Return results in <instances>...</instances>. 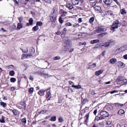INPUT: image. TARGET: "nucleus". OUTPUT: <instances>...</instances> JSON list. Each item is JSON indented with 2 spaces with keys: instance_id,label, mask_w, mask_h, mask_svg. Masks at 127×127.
I'll list each match as a JSON object with an SVG mask.
<instances>
[{
  "instance_id": "1",
  "label": "nucleus",
  "mask_w": 127,
  "mask_h": 127,
  "mask_svg": "<svg viewBox=\"0 0 127 127\" xmlns=\"http://www.w3.org/2000/svg\"><path fill=\"white\" fill-rule=\"evenodd\" d=\"M112 26L113 27L111 28V30L112 31H113L115 29L118 28L119 27L121 26L120 23L118 21L116 20L114 22Z\"/></svg>"
},
{
  "instance_id": "2",
  "label": "nucleus",
  "mask_w": 127,
  "mask_h": 127,
  "mask_svg": "<svg viewBox=\"0 0 127 127\" xmlns=\"http://www.w3.org/2000/svg\"><path fill=\"white\" fill-rule=\"evenodd\" d=\"M32 48L31 49L32 51V52L30 54H24L23 55L22 57V59H24L25 58H30L32 56V53H34V49L32 47Z\"/></svg>"
},
{
  "instance_id": "3",
  "label": "nucleus",
  "mask_w": 127,
  "mask_h": 127,
  "mask_svg": "<svg viewBox=\"0 0 127 127\" xmlns=\"http://www.w3.org/2000/svg\"><path fill=\"white\" fill-rule=\"evenodd\" d=\"M56 11L55 12L54 11L52 14H51L50 16V20L51 21H56L57 13H56Z\"/></svg>"
},
{
  "instance_id": "4",
  "label": "nucleus",
  "mask_w": 127,
  "mask_h": 127,
  "mask_svg": "<svg viewBox=\"0 0 127 127\" xmlns=\"http://www.w3.org/2000/svg\"><path fill=\"white\" fill-rule=\"evenodd\" d=\"M46 98L47 99V100H49L51 97V95L50 92V89H48L46 91Z\"/></svg>"
},
{
  "instance_id": "5",
  "label": "nucleus",
  "mask_w": 127,
  "mask_h": 127,
  "mask_svg": "<svg viewBox=\"0 0 127 127\" xmlns=\"http://www.w3.org/2000/svg\"><path fill=\"white\" fill-rule=\"evenodd\" d=\"M96 33L102 32L104 31V28L102 27H99L96 30Z\"/></svg>"
},
{
  "instance_id": "6",
  "label": "nucleus",
  "mask_w": 127,
  "mask_h": 127,
  "mask_svg": "<svg viewBox=\"0 0 127 127\" xmlns=\"http://www.w3.org/2000/svg\"><path fill=\"white\" fill-rule=\"evenodd\" d=\"M94 8L95 11L97 13H100L101 11V8L99 6H96Z\"/></svg>"
},
{
  "instance_id": "7",
  "label": "nucleus",
  "mask_w": 127,
  "mask_h": 127,
  "mask_svg": "<svg viewBox=\"0 0 127 127\" xmlns=\"http://www.w3.org/2000/svg\"><path fill=\"white\" fill-rule=\"evenodd\" d=\"M123 80V79L122 77H118L116 80V81L118 83L121 84V82H122Z\"/></svg>"
},
{
  "instance_id": "8",
  "label": "nucleus",
  "mask_w": 127,
  "mask_h": 127,
  "mask_svg": "<svg viewBox=\"0 0 127 127\" xmlns=\"http://www.w3.org/2000/svg\"><path fill=\"white\" fill-rule=\"evenodd\" d=\"M112 0H103V1L106 4L109 5L112 2Z\"/></svg>"
},
{
  "instance_id": "9",
  "label": "nucleus",
  "mask_w": 127,
  "mask_h": 127,
  "mask_svg": "<svg viewBox=\"0 0 127 127\" xmlns=\"http://www.w3.org/2000/svg\"><path fill=\"white\" fill-rule=\"evenodd\" d=\"M100 114L104 117H107L108 115V113L106 111H103L101 112Z\"/></svg>"
},
{
  "instance_id": "10",
  "label": "nucleus",
  "mask_w": 127,
  "mask_h": 127,
  "mask_svg": "<svg viewBox=\"0 0 127 127\" xmlns=\"http://www.w3.org/2000/svg\"><path fill=\"white\" fill-rule=\"evenodd\" d=\"M107 41L109 46L114 45L115 44V41L111 39Z\"/></svg>"
},
{
  "instance_id": "11",
  "label": "nucleus",
  "mask_w": 127,
  "mask_h": 127,
  "mask_svg": "<svg viewBox=\"0 0 127 127\" xmlns=\"http://www.w3.org/2000/svg\"><path fill=\"white\" fill-rule=\"evenodd\" d=\"M89 113L86 115L85 117V124H87L88 121L89 120Z\"/></svg>"
},
{
  "instance_id": "12",
  "label": "nucleus",
  "mask_w": 127,
  "mask_h": 127,
  "mask_svg": "<svg viewBox=\"0 0 127 127\" xmlns=\"http://www.w3.org/2000/svg\"><path fill=\"white\" fill-rule=\"evenodd\" d=\"M96 66V64L95 63H93L92 64L89 65V67H87V68L88 69H92L95 67Z\"/></svg>"
},
{
  "instance_id": "13",
  "label": "nucleus",
  "mask_w": 127,
  "mask_h": 127,
  "mask_svg": "<svg viewBox=\"0 0 127 127\" xmlns=\"http://www.w3.org/2000/svg\"><path fill=\"white\" fill-rule=\"evenodd\" d=\"M10 110L13 113V114L15 115H18V111L16 109H11Z\"/></svg>"
},
{
  "instance_id": "14",
  "label": "nucleus",
  "mask_w": 127,
  "mask_h": 127,
  "mask_svg": "<svg viewBox=\"0 0 127 127\" xmlns=\"http://www.w3.org/2000/svg\"><path fill=\"white\" fill-rule=\"evenodd\" d=\"M65 6L66 7L70 9H72L73 7V6L71 4L69 3H67Z\"/></svg>"
},
{
  "instance_id": "15",
  "label": "nucleus",
  "mask_w": 127,
  "mask_h": 127,
  "mask_svg": "<svg viewBox=\"0 0 127 127\" xmlns=\"http://www.w3.org/2000/svg\"><path fill=\"white\" fill-rule=\"evenodd\" d=\"M117 61V60L116 59L113 58L111 59L110 60V63L113 64L116 62Z\"/></svg>"
},
{
  "instance_id": "16",
  "label": "nucleus",
  "mask_w": 127,
  "mask_h": 127,
  "mask_svg": "<svg viewBox=\"0 0 127 127\" xmlns=\"http://www.w3.org/2000/svg\"><path fill=\"white\" fill-rule=\"evenodd\" d=\"M103 72V71L102 70H99V71H96L95 73V74L98 76L102 73Z\"/></svg>"
},
{
  "instance_id": "17",
  "label": "nucleus",
  "mask_w": 127,
  "mask_h": 127,
  "mask_svg": "<svg viewBox=\"0 0 127 127\" xmlns=\"http://www.w3.org/2000/svg\"><path fill=\"white\" fill-rule=\"evenodd\" d=\"M107 14L110 15L111 17H113L114 15L113 14V12L111 10H109L107 11Z\"/></svg>"
},
{
  "instance_id": "18",
  "label": "nucleus",
  "mask_w": 127,
  "mask_h": 127,
  "mask_svg": "<svg viewBox=\"0 0 127 127\" xmlns=\"http://www.w3.org/2000/svg\"><path fill=\"white\" fill-rule=\"evenodd\" d=\"M99 40L96 39L92 40L91 41V43L92 44H94L95 43L99 42Z\"/></svg>"
},
{
  "instance_id": "19",
  "label": "nucleus",
  "mask_w": 127,
  "mask_h": 127,
  "mask_svg": "<svg viewBox=\"0 0 127 127\" xmlns=\"http://www.w3.org/2000/svg\"><path fill=\"white\" fill-rule=\"evenodd\" d=\"M125 113L124 111L122 109L120 110L118 112V114L120 115H122Z\"/></svg>"
},
{
  "instance_id": "20",
  "label": "nucleus",
  "mask_w": 127,
  "mask_h": 127,
  "mask_svg": "<svg viewBox=\"0 0 127 127\" xmlns=\"http://www.w3.org/2000/svg\"><path fill=\"white\" fill-rule=\"evenodd\" d=\"M22 25L21 23H18V24L17 29V30H19L21 28H22Z\"/></svg>"
},
{
  "instance_id": "21",
  "label": "nucleus",
  "mask_w": 127,
  "mask_h": 127,
  "mask_svg": "<svg viewBox=\"0 0 127 127\" xmlns=\"http://www.w3.org/2000/svg\"><path fill=\"white\" fill-rule=\"evenodd\" d=\"M45 90L44 91L42 90L38 92V93L39 95L41 96H42L44 95V93L45 92Z\"/></svg>"
},
{
  "instance_id": "22",
  "label": "nucleus",
  "mask_w": 127,
  "mask_h": 127,
  "mask_svg": "<svg viewBox=\"0 0 127 127\" xmlns=\"http://www.w3.org/2000/svg\"><path fill=\"white\" fill-rule=\"evenodd\" d=\"M115 104L116 107H117L118 108H120L121 107L123 106V104L118 103H115Z\"/></svg>"
},
{
  "instance_id": "23",
  "label": "nucleus",
  "mask_w": 127,
  "mask_h": 127,
  "mask_svg": "<svg viewBox=\"0 0 127 127\" xmlns=\"http://www.w3.org/2000/svg\"><path fill=\"white\" fill-rule=\"evenodd\" d=\"M102 46H104L105 47H108L109 46V45L108 41L106 42H105L103 43V44L102 45Z\"/></svg>"
},
{
  "instance_id": "24",
  "label": "nucleus",
  "mask_w": 127,
  "mask_h": 127,
  "mask_svg": "<svg viewBox=\"0 0 127 127\" xmlns=\"http://www.w3.org/2000/svg\"><path fill=\"white\" fill-rule=\"evenodd\" d=\"M72 2L73 4L76 5L78 4L79 1V0H73Z\"/></svg>"
},
{
  "instance_id": "25",
  "label": "nucleus",
  "mask_w": 127,
  "mask_h": 127,
  "mask_svg": "<svg viewBox=\"0 0 127 127\" xmlns=\"http://www.w3.org/2000/svg\"><path fill=\"white\" fill-rule=\"evenodd\" d=\"M119 49H118L115 50H114L113 51L114 54L115 55H117L118 54L119 52Z\"/></svg>"
},
{
  "instance_id": "26",
  "label": "nucleus",
  "mask_w": 127,
  "mask_h": 127,
  "mask_svg": "<svg viewBox=\"0 0 127 127\" xmlns=\"http://www.w3.org/2000/svg\"><path fill=\"white\" fill-rule=\"evenodd\" d=\"M118 63L119 64V65H120L121 67H124L125 66V64L123 62L119 61L118 62Z\"/></svg>"
},
{
  "instance_id": "27",
  "label": "nucleus",
  "mask_w": 127,
  "mask_h": 127,
  "mask_svg": "<svg viewBox=\"0 0 127 127\" xmlns=\"http://www.w3.org/2000/svg\"><path fill=\"white\" fill-rule=\"evenodd\" d=\"M107 32H105L104 33H103L100 34H98V35L101 37H102L104 36L105 35H107Z\"/></svg>"
},
{
  "instance_id": "28",
  "label": "nucleus",
  "mask_w": 127,
  "mask_h": 127,
  "mask_svg": "<svg viewBox=\"0 0 127 127\" xmlns=\"http://www.w3.org/2000/svg\"><path fill=\"white\" fill-rule=\"evenodd\" d=\"M69 48V47L67 46L66 45L64 46L63 49L64 51H67L68 50Z\"/></svg>"
},
{
  "instance_id": "29",
  "label": "nucleus",
  "mask_w": 127,
  "mask_h": 127,
  "mask_svg": "<svg viewBox=\"0 0 127 127\" xmlns=\"http://www.w3.org/2000/svg\"><path fill=\"white\" fill-rule=\"evenodd\" d=\"M34 89L33 88H31L29 89V92L30 94H32L33 92Z\"/></svg>"
},
{
  "instance_id": "30",
  "label": "nucleus",
  "mask_w": 127,
  "mask_h": 127,
  "mask_svg": "<svg viewBox=\"0 0 127 127\" xmlns=\"http://www.w3.org/2000/svg\"><path fill=\"white\" fill-rule=\"evenodd\" d=\"M6 67L8 69L11 68L12 69H14V66L12 65H10L9 66H7Z\"/></svg>"
},
{
  "instance_id": "31",
  "label": "nucleus",
  "mask_w": 127,
  "mask_h": 127,
  "mask_svg": "<svg viewBox=\"0 0 127 127\" xmlns=\"http://www.w3.org/2000/svg\"><path fill=\"white\" fill-rule=\"evenodd\" d=\"M38 29V27L37 26L34 27L32 29V30H33V31H35L37 30Z\"/></svg>"
},
{
  "instance_id": "32",
  "label": "nucleus",
  "mask_w": 127,
  "mask_h": 127,
  "mask_svg": "<svg viewBox=\"0 0 127 127\" xmlns=\"http://www.w3.org/2000/svg\"><path fill=\"white\" fill-rule=\"evenodd\" d=\"M56 116H54L51 117L50 119V121H55L56 120Z\"/></svg>"
},
{
  "instance_id": "33",
  "label": "nucleus",
  "mask_w": 127,
  "mask_h": 127,
  "mask_svg": "<svg viewBox=\"0 0 127 127\" xmlns=\"http://www.w3.org/2000/svg\"><path fill=\"white\" fill-rule=\"evenodd\" d=\"M42 23L41 21L38 22L36 23V25L38 26H42Z\"/></svg>"
},
{
  "instance_id": "34",
  "label": "nucleus",
  "mask_w": 127,
  "mask_h": 127,
  "mask_svg": "<svg viewBox=\"0 0 127 127\" xmlns=\"http://www.w3.org/2000/svg\"><path fill=\"white\" fill-rule=\"evenodd\" d=\"M94 20V17H92L89 19V22L90 23H93Z\"/></svg>"
},
{
  "instance_id": "35",
  "label": "nucleus",
  "mask_w": 127,
  "mask_h": 127,
  "mask_svg": "<svg viewBox=\"0 0 127 127\" xmlns=\"http://www.w3.org/2000/svg\"><path fill=\"white\" fill-rule=\"evenodd\" d=\"M61 59V57L59 56H57L54 57L53 59L55 60H58Z\"/></svg>"
},
{
  "instance_id": "36",
  "label": "nucleus",
  "mask_w": 127,
  "mask_h": 127,
  "mask_svg": "<svg viewBox=\"0 0 127 127\" xmlns=\"http://www.w3.org/2000/svg\"><path fill=\"white\" fill-rule=\"evenodd\" d=\"M67 13L65 11H64L62 13V16L63 17H64L66 16Z\"/></svg>"
},
{
  "instance_id": "37",
  "label": "nucleus",
  "mask_w": 127,
  "mask_h": 127,
  "mask_svg": "<svg viewBox=\"0 0 127 127\" xmlns=\"http://www.w3.org/2000/svg\"><path fill=\"white\" fill-rule=\"evenodd\" d=\"M64 43L66 44V45L70 44L71 43V42L70 40H67V41H65Z\"/></svg>"
},
{
  "instance_id": "38",
  "label": "nucleus",
  "mask_w": 127,
  "mask_h": 127,
  "mask_svg": "<svg viewBox=\"0 0 127 127\" xmlns=\"http://www.w3.org/2000/svg\"><path fill=\"white\" fill-rule=\"evenodd\" d=\"M14 74V71L11 70L9 72V74L11 76H13Z\"/></svg>"
},
{
  "instance_id": "39",
  "label": "nucleus",
  "mask_w": 127,
  "mask_h": 127,
  "mask_svg": "<svg viewBox=\"0 0 127 127\" xmlns=\"http://www.w3.org/2000/svg\"><path fill=\"white\" fill-rule=\"evenodd\" d=\"M85 33H80V38L85 37Z\"/></svg>"
},
{
  "instance_id": "40",
  "label": "nucleus",
  "mask_w": 127,
  "mask_h": 127,
  "mask_svg": "<svg viewBox=\"0 0 127 127\" xmlns=\"http://www.w3.org/2000/svg\"><path fill=\"white\" fill-rule=\"evenodd\" d=\"M33 22V20L32 18H31L29 20V23L30 25H32V24Z\"/></svg>"
},
{
  "instance_id": "41",
  "label": "nucleus",
  "mask_w": 127,
  "mask_h": 127,
  "mask_svg": "<svg viewBox=\"0 0 127 127\" xmlns=\"http://www.w3.org/2000/svg\"><path fill=\"white\" fill-rule=\"evenodd\" d=\"M56 21H52V26L53 27H55L56 25Z\"/></svg>"
},
{
  "instance_id": "42",
  "label": "nucleus",
  "mask_w": 127,
  "mask_h": 127,
  "mask_svg": "<svg viewBox=\"0 0 127 127\" xmlns=\"http://www.w3.org/2000/svg\"><path fill=\"white\" fill-rule=\"evenodd\" d=\"M21 120L22 122L24 123L25 124L26 123L27 121L25 118H22L21 119Z\"/></svg>"
},
{
  "instance_id": "43",
  "label": "nucleus",
  "mask_w": 127,
  "mask_h": 127,
  "mask_svg": "<svg viewBox=\"0 0 127 127\" xmlns=\"http://www.w3.org/2000/svg\"><path fill=\"white\" fill-rule=\"evenodd\" d=\"M16 81L15 78H10V81L11 82L13 83Z\"/></svg>"
},
{
  "instance_id": "44",
  "label": "nucleus",
  "mask_w": 127,
  "mask_h": 127,
  "mask_svg": "<svg viewBox=\"0 0 127 127\" xmlns=\"http://www.w3.org/2000/svg\"><path fill=\"white\" fill-rule=\"evenodd\" d=\"M47 110H42L39 113L40 114H43L45 113L46 112H47Z\"/></svg>"
},
{
  "instance_id": "45",
  "label": "nucleus",
  "mask_w": 127,
  "mask_h": 127,
  "mask_svg": "<svg viewBox=\"0 0 127 127\" xmlns=\"http://www.w3.org/2000/svg\"><path fill=\"white\" fill-rule=\"evenodd\" d=\"M121 13L122 15H124L126 13L125 11L123 9H122L121 10Z\"/></svg>"
},
{
  "instance_id": "46",
  "label": "nucleus",
  "mask_w": 127,
  "mask_h": 127,
  "mask_svg": "<svg viewBox=\"0 0 127 127\" xmlns=\"http://www.w3.org/2000/svg\"><path fill=\"white\" fill-rule=\"evenodd\" d=\"M72 87L73 88H75L76 89H79V85L78 86H75L73 85H72Z\"/></svg>"
},
{
  "instance_id": "47",
  "label": "nucleus",
  "mask_w": 127,
  "mask_h": 127,
  "mask_svg": "<svg viewBox=\"0 0 127 127\" xmlns=\"http://www.w3.org/2000/svg\"><path fill=\"white\" fill-rule=\"evenodd\" d=\"M59 122H62L63 121V117H60L59 119Z\"/></svg>"
},
{
  "instance_id": "48",
  "label": "nucleus",
  "mask_w": 127,
  "mask_h": 127,
  "mask_svg": "<svg viewBox=\"0 0 127 127\" xmlns=\"http://www.w3.org/2000/svg\"><path fill=\"white\" fill-rule=\"evenodd\" d=\"M0 122L1 123H4L5 122L4 118L3 117H2L1 119H0Z\"/></svg>"
},
{
  "instance_id": "49",
  "label": "nucleus",
  "mask_w": 127,
  "mask_h": 127,
  "mask_svg": "<svg viewBox=\"0 0 127 127\" xmlns=\"http://www.w3.org/2000/svg\"><path fill=\"white\" fill-rule=\"evenodd\" d=\"M0 104L3 107H5L6 105V103L3 102H1Z\"/></svg>"
},
{
  "instance_id": "50",
  "label": "nucleus",
  "mask_w": 127,
  "mask_h": 127,
  "mask_svg": "<svg viewBox=\"0 0 127 127\" xmlns=\"http://www.w3.org/2000/svg\"><path fill=\"white\" fill-rule=\"evenodd\" d=\"M21 105L24 106V107L26 106L25 103V101H22L20 103Z\"/></svg>"
},
{
  "instance_id": "51",
  "label": "nucleus",
  "mask_w": 127,
  "mask_h": 127,
  "mask_svg": "<svg viewBox=\"0 0 127 127\" xmlns=\"http://www.w3.org/2000/svg\"><path fill=\"white\" fill-rule=\"evenodd\" d=\"M59 22L61 24L62 23L64 22L63 20L62 19L61 17H60L59 19Z\"/></svg>"
},
{
  "instance_id": "52",
  "label": "nucleus",
  "mask_w": 127,
  "mask_h": 127,
  "mask_svg": "<svg viewBox=\"0 0 127 127\" xmlns=\"http://www.w3.org/2000/svg\"><path fill=\"white\" fill-rule=\"evenodd\" d=\"M127 83V82H126V80H125V79H123V82H122L121 83V84H122V85L123 84H126Z\"/></svg>"
},
{
  "instance_id": "53",
  "label": "nucleus",
  "mask_w": 127,
  "mask_h": 127,
  "mask_svg": "<svg viewBox=\"0 0 127 127\" xmlns=\"http://www.w3.org/2000/svg\"><path fill=\"white\" fill-rule=\"evenodd\" d=\"M79 26V24H75L73 25V26L74 27L76 28Z\"/></svg>"
},
{
  "instance_id": "54",
  "label": "nucleus",
  "mask_w": 127,
  "mask_h": 127,
  "mask_svg": "<svg viewBox=\"0 0 127 127\" xmlns=\"http://www.w3.org/2000/svg\"><path fill=\"white\" fill-rule=\"evenodd\" d=\"M22 50L23 52L24 53L27 52L28 51V50L27 48H26L25 50L23 49H22Z\"/></svg>"
},
{
  "instance_id": "55",
  "label": "nucleus",
  "mask_w": 127,
  "mask_h": 127,
  "mask_svg": "<svg viewBox=\"0 0 127 127\" xmlns=\"http://www.w3.org/2000/svg\"><path fill=\"white\" fill-rule=\"evenodd\" d=\"M108 108L110 109V110H112L113 109V107L111 105H110L108 106Z\"/></svg>"
},
{
  "instance_id": "56",
  "label": "nucleus",
  "mask_w": 127,
  "mask_h": 127,
  "mask_svg": "<svg viewBox=\"0 0 127 127\" xmlns=\"http://www.w3.org/2000/svg\"><path fill=\"white\" fill-rule=\"evenodd\" d=\"M65 25L67 26H71V24L70 23L68 22L66 23L65 24Z\"/></svg>"
},
{
  "instance_id": "57",
  "label": "nucleus",
  "mask_w": 127,
  "mask_h": 127,
  "mask_svg": "<svg viewBox=\"0 0 127 127\" xmlns=\"http://www.w3.org/2000/svg\"><path fill=\"white\" fill-rule=\"evenodd\" d=\"M114 1H115L116 3L119 5H120V3L118 2L117 0H113Z\"/></svg>"
},
{
  "instance_id": "58",
  "label": "nucleus",
  "mask_w": 127,
  "mask_h": 127,
  "mask_svg": "<svg viewBox=\"0 0 127 127\" xmlns=\"http://www.w3.org/2000/svg\"><path fill=\"white\" fill-rule=\"evenodd\" d=\"M118 91H116V90H114V91H113L111 92H110V93L111 94H113L114 93H118Z\"/></svg>"
},
{
  "instance_id": "59",
  "label": "nucleus",
  "mask_w": 127,
  "mask_h": 127,
  "mask_svg": "<svg viewBox=\"0 0 127 127\" xmlns=\"http://www.w3.org/2000/svg\"><path fill=\"white\" fill-rule=\"evenodd\" d=\"M123 57L124 59L126 60L127 59V54H126L124 55Z\"/></svg>"
},
{
  "instance_id": "60",
  "label": "nucleus",
  "mask_w": 127,
  "mask_h": 127,
  "mask_svg": "<svg viewBox=\"0 0 127 127\" xmlns=\"http://www.w3.org/2000/svg\"><path fill=\"white\" fill-rule=\"evenodd\" d=\"M97 3V2H93L92 3V6H95L96 4V3Z\"/></svg>"
},
{
  "instance_id": "61",
  "label": "nucleus",
  "mask_w": 127,
  "mask_h": 127,
  "mask_svg": "<svg viewBox=\"0 0 127 127\" xmlns=\"http://www.w3.org/2000/svg\"><path fill=\"white\" fill-rule=\"evenodd\" d=\"M111 123L112 122L111 121L107 122L106 123V124L107 125H109L111 124Z\"/></svg>"
},
{
  "instance_id": "62",
  "label": "nucleus",
  "mask_w": 127,
  "mask_h": 127,
  "mask_svg": "<svg viewBox=\"0 0 127 127\" xmlns=\"http://www.w3.org/2000/svg\"><path fill=\"white\" fill-rule=\"evenodd\" d=\"M15 90V88L14 87H12L11 88V91H13Z\"/></svg>"
},
{
  "instance_id": "63",
  "label": "nucleus",
  "mask_w": 127,
  "mask_h": 127,
  "mask_svg": "<svg viewBox=\"0 0 127 127\" xmlns=\"http://www.w3.org/2000/svg\"><path fill=\"white\" fill-rule=\"evenodd\" d=\"M86 44V43L85 42H84L83 43H81L80 42V46L81 45H85Z\"/></svg>"
},
{
  "instance_id": "64",
  "label": "nucleus",
  "mask_w": 127,
  "mask_h": 127,
  "mask_svg": "<svg viewBox=\"0 0 127 127\" xmlns=\"http://www.w3.org/2000/svg\"><path fill=\"white\" fill-rule=\"evenodd\" d=\"M61 33V32H56V33L57 34V35H60Z\"/></svg>"
}]
</instances>
